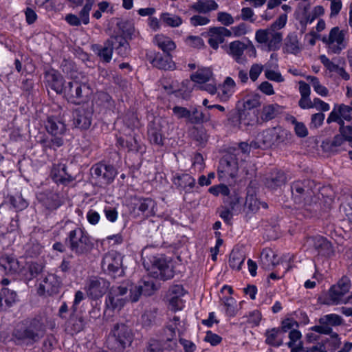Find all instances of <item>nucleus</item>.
Listing matches in <instances>:
<instances>
[{
    "instance_id": "9",
    "label": "nucleus",
    "mask_w": 352,
    "mask_h": 352,
    "mask_svg": "<svg viewBox=\"0 0 352 352\" xmlns=\"http://www.w3.org/2000/svg\"><path fill=\"white\" fill-rule=\"evenodd\" d=\"M321 40L325 44L329 54H340L348 45L345 32L340 30L338 26L331 28L329 35L322 36Z\"/></svg>"
},
{
    "instance_id": "18",
    "label": "nucleus",
    "mask_w": 352,
    "mask_h": 352,
    "mask_svg": "<svg viewBox=\"0 0 352 352\" xmlns=\"http://www.w3.org/2000/svg\"><path fill=\"white\" fill-rule=\"evenodd\" d=\"M167 122L162 118H155L148 126V135L151 143L162 146L164 144L163 129Z\"/></svg>"
},
{
    "instance_id": "3",
    "label": "nucleus",
    "mask_w": 352,
    "mask_h": 352,
    "mask_svg": "<svg viewBox=\"0 0 352 352\" xmlns=\"http://www.w3.org/2000/svg\"><path fill=\"white\" fill-rule=\"evenodd\" d=\"M45 129L49 134L52 135L51 138H45L41 140V144L45 150L47 148L56 150L64 144L63 135L65 134L66 127L65 124L58 118L48 117L45 124Z\"/></svg>"
},
{
    "instance_id": "22",
    "label": "nucleus",
    "mask_w": 352,
    "mask_h": 352,
    "mask_svg": "<svg viewBox=\"0 0 352 352\" xmlns=\"http://www.w3.org/2000/svg\"><path fill=\"white\" fill-rule=\"evenodd\" d=\"M61 283L55 274L47 275L40 283L38 293L40 295L52 296L59 292Z\"/></svg>"
},
{
    "instance_id": "50",
    "label": "nucleus",
    "mask_w": 352,
    "mask_h": 352,
    "mask_svg": "<svg viewBox=\"0 0 352 352\" xmlns=\"http://www.w3.org/2000/svg\"><path fill=\"white\" fill-rule=\"evenodd\" d=\"M241 196L235 189L230 190L228 195L223 197V203L228 205V208H231L232 210L239 212L240 208Z\"/></svg>"
},
{
    "instance_id": "40",
    "label": "nucleus",
    "mask_w": 352,
    "mask_h": 352,
    "mask_svg": "<svg viewBox=\"0 0 352 352\" xmlns=\"http://www.w3.org/2000/svg\"><path fill=\"white\" fill-rule=\"evenodd\" d=\"M20 270L18 261L10 256H2L0 258V270L7 274L18 273Z\"/></svg>"
},
{
    "instance_id": "62",
    "label": "nucleus",
    "mask_w": 352,
    "mask_h": 352,
    "mask_svg": "<svg viewBox=\"0 0 352 352\" xmlns=\"http://www.w3.org/2000/svg\"><path fill=\"white\" fill-rule=\"evenodd\" d=\"M222 301L226 307V314L231 317L234 316L236 314V300L232 297H223Z\"/></svg>"
},
{
    "instance_id": "61",
    "label": "nucleus",
    "mask_w": 352,
    "mask_h": 352,
    "mask_svg": "<svg viewBox=\"0 0 352 352\" xmlns=\"http://www.w3.org/2000/svg\"><path fill=\"white\" fill-rule=\"evenodd\" d=\"M332 111H336L338 116L345 120L350 121L352 119V107L344 104H336Z\"/></svg>"
},
{
    "instance_id": "16",
    "label": "nucleus",
    "mask_w": 352,
    "mask_h": 352,
    "mask_svg": "<svg viewBox=\"0 0 352 352\" xmlns=\"http://www.w3.org/2000/svg\"><path fill=\"white\" fill-rule=\"evenodd\" d=\"M91 176L98 182L109 184L111 183L117 175L116 168L112 165L98 163L91 168Z\"/></svg>"
},
{
    "instance_id": "30",
    "label": "nucleus",
    "mask_w": 352,
    "mask_h": 352,
    "mask_svg": "<svg viewBox=\"0 0 352 352\" xmlns=\"http://www.w3.org/2000/svg\"><path fill=\"white\" fill-rule=\"evenodd\" d=\"M150 62L160 69L173 70L175 67L170 54L154 53L153 56L150 57Z\"/></svg>"
},
{
    "instance_id": "14",
    "label": "nucleus",
    "mask_w": 352,
    "mask_h": 352,
    "mask_svg": "<svg viewBox=\"0 0 352 352\" xmlns=\"http://www.w3.org/2000/svg\"><path fill=\"white\" fill-rule=\"evenodd\" d=\"M351 280L346 276H343L336 285H333L329 290V298L333 304L347 303L349 302L345 295L349 292Z\"/></svg>"
},
{
    "instance_id": "25",
    "label": "nucleus",
    "mask_w": 352,
    "mask_h": 352,
    "mask_svg": "<svg viewBox=\"0 0 352 352\" xmlns=\"http://www.w3.org/2000/svg\"><path fill=\"white\" fill-rule=\"evenodd\" d=\"M307 243L309 246L313 248L318 254L329 256L333 253L331 243L322 236L309 237Z\"/></svg>"
},
{
    "instance_id": "59",
    "label": "nucleus",
    "mask_w": 352,
    "mask_h": 352,
    "mask_svg": "<svg viewBox=\"0 0 352 352\" xmlns=\"http://www.w3.org/2000/svg\"><path fill=\"white\" fill-rule=\"evenodd\" d=\"M260 208V201L253 195H249L246 197L244 210L247 213H255Z\"/></svg>"
},
{
    "instance_id": "47",
    "label": "nucleus",
    "mask_w": 352,
    "mask_h": 352,
    "mask_svg": "<svg viewBox=\"0 0 352 352\" xmlns=\"http://www.w3.org/2000/svg\"><path fill=\"white\" fill-rule=\"evenodd\" d=\"M117 144L129 151L138 152L140 150V144L135 135L127 136L126 139L120 137L118 138Z\"/></svg>"
},
{
    "instance_id": "29",
    "label": "nucleus",
    "mask_w": 352,
    "mask_h": 352,
    "mask_svg": "<svg viewBox=\"0 0 352 352\" xmlns=\"http://www.w3.org/2000/svg\"><path fill=\"white\" fill-rule=\"evenodd\" d=\"M208 44L214 50H217L219 45L224 42L225 37L232 36L231 30L224 27H212L209 30Z\"/></svg>"
},
{
    "instance_id": "5",
    "label": "nucleus",
    "mask_w": 352,
    "mask_h": 352,
    "mask_svg": "<svg viewBox=\"0 0 352 352\" xmlns=\"http://www.w3.org/2000/svg\"><path fill=\"white\" fill-rule=\"evenodd\" d=\"M225 50L237 64L243 65L248 63L247 53L254 57L256 55V48L250 41L248 43L239 40L232 41L226 47Z\"/></svg>"
},
{
    "instance_id": "39",
    "label": "nucleus",
    "mask_w": 352,
    "mask_h": 352,
    "mask_svg": "<svg viewBox=\"0 0 352 352\" xmlns=\"http://www.w3.org/2000/svg\"><path fill=\"white\" fill-rule=\"evenodd\" d=\"M283 50L295 55L301 52L302 47L296 32H290L287 34L284 41Z\"/></svg>"
},
{
    "instance_id": "37",
    "label": "nucleus",
    "mask_w": 352,
    "mask_h": 352,
    "mask_svg": "<svg viewBox=\"0 0 352 352\" xmlns=\"http://www.w3.org/2000/svg\"><path fill=\"white\" fill-rule=\"evenodd\" d=\"M17 300V294L8 287L0 290V311H6L12 307Z\"/></svg>"
},
{
    "instance_id": "56",
    "label": "nucleus",
    "mask_w": 352,
    "mask_h": 352,
    "mask_svg": "<svg viewBox=\"0 0 352 352\" xmlns=\"http://www.w3.org/2000/svg\"><path fill=\"white\" fill-rule=\"evenodd\" d=\"M154 201L150 198L140 199L135 204V208L142 214L149 215L153 212Z\"/></svg>"
},
{
    "instance_id": "44",
    "label": "nucleus",
    "mask_w": 352,
    "mask_h": 352,
    "mask_svg": "<svg viewBox=\"0 0 352 352\" xmlns=\"http://www.w3.org/2000/svg\"><path fill=\"white\" fill-rule=\"evenodd\" d=\"M111 40L115 42L113 49L120 56H126L130 50L129 43L127 40L120 35L111 36Z\"/></svg>"
},
{
    "instance_id": "41",
    "label": "nucleus",
    "mask_w": 352,
    "mask_h": 352,
    "mask_svg": "<svg viewBox=\"0 0 352 352\" xmlns=\"http://www.w3.org/2000/svg\"><path fill=\"white\" fill-rule=\"evenodd\" d=\"M153 42L164 52V54H170V52L174 50L176 47L175 42L169 37L163 34L156 35L154 38Z\"/></svg>"
},
{
    "instance_id": "15",
    "label": "nucleus",
    "mask_w": 352,
    "mask_h": 352,
    "mask_svg": "<svg viewBox=\"0 0 352 352\" xmlns=\"http://www.w3.org/2000/svg\"><path fill=\"white\" fill-rule=\"evenodd\" d=\"M94 109L88 104L76 109L73 112V124L80 129H87L91 124Z\"/></svg>"
},
{
    "instance_id": "27",
    "label": "nucleus",
    "mask_w": 352,
    "mask_h": 352,
    "mask_svg": "<svg viewBox=\"0 0 352 352\" xmlns=\"http://www.w3.org/2000/svg\"><path fill=\"white\" fill-rule=\"evenodd\" d=\"M282 111V107L277 104H270L264 105L262 108L260 117H256L254 120H248V125H252L254 123L261 124L264 122H268L274 119Z\"/></svg>"
},
{
    "instance_id": "63",
    "label": "nucleus",
    "mask_w": 352,
    "mask_h": 352,
    "mask_svg": "<svg viewBox=\"0 0 352 352\" xmlns=\"http://www.w3.org/2000/svg\"><path fill=\"white\" fill-rule=\"evenodd\" d=\"M11 205L17 210H22L27 208L28 203L21 195L11 196L9 199Z\"/></svg>"
},
{
    "instance_id": "45",
    "label": "nucleus",
    "mask_w": 352,
    "mask_h": 352,
    "mask_svg": "<svg viewBox=\"0 0 352 352\" xmlns=\"http://www.w3.org/2000/svg\"><path fill=\"white\" fill-rule=\"evenodd\" d=\"M282 334L283 330H280L278 328L267 330L265 332V342L272 346H280L283 342Z\"/></svg>"
},
{
    "instance_id": "48",
    "label": "nucleus",
    "mask_w": 352,
    "mask_h": 352,
    "mask_svg": "<svg viewBox=\"0 0 352 352\" xmlns=\"http://www.w3.org/2000/svg\"><path fill=\"white\" fill-rule=\"evenodd\" d=\"M261 262L262 267L266 270H271L277 263L276 255L269 248L263 249L261 254Z\"/></svg>"
},
{
    "instance_id": "34",
    "label": "nucleus",
    "mask_w": 352,
    "mask_h": 352,
    "mask_svg": "<svg viewBox=\"0 0 352 352\" xmlns=\"http://www.w3.org/2000/svg\"><path fill=\"white\" fill-rule=\"evenodd\" d=\"M17 300V294L8 287L0 290V311H6L12 307Z\"/></svg>"
},
{
    "instance_id": "6",
    "label": "nucleus",
    "mask_w": 352,
    "mask_h": 352,
    "mask_svg": "<svg viewBox=\"0 0 352 352\" xmlns=\"http://www.w3.org/2000/svg\"><path fill=\"white\" fill-rule=\"evenodd\" d=\"M133 339L131 329L123 323L116 324L109 336V343L112 344L111 349L123 351L130 346Z\"/></svg>"
},
{
    "instance_id": "10",
    "label": "nucleus",
    "mask_w": 352,
    "mask_h": 352,
    "mask_svg": "<svg viewBox=\"0 0 352 352\" xmlns=\"http://www.w3.org/2000/svg\"><path fill=\"white\" fill-rule=\"evenodd\" d=\"M316 186L314 181L310 179L298 180L291 185L292 197L296 204H309L314 194Z\"/></svg>"
},
{
    "instance_id": "57",
    "label": "nucleus",
    "mask_w": 352,
    "mask_h": 352,
    "mask_svg": "<svg viewBox=\"0 0 352 352\" xmlns=\"http://www.w3.org/2000/svg\"><path fill=\"white\" fill-rule=\"evenodd\" d=\"M43 205L49 210H55L61 206V201L58 194L49 192L43 199Z\"/></svg>"
},
{
    "instance_id": "32",
    "label": "nucleus",
    "mask_w": 352,
    "mask_h": 352,
    "mask_svg": "<svg viewBox=\"0 0 352 352\" xmlns=\"http://www.w3.org/2000/svg\"><path fill=\"white\" fill-rule=\"evenodd\" d=\"M287 181V177L284 172L279 170L272 171L265 181V185L267 188L276 190L283 186Z\"/></svg>"
},
{
    "instance_id": "64",
    "label": "nucleus",
    "mask_w": 352,
    "mask_h": 352,
    "mask_svg": "<svg viewBox=\"0 0 352 352\" xmlns=\"http://www.w3.org/2000/svg\"><path fill=\"white\" fill-rule=\"evenodd\" d=\"M120 30L126 40H131L136 36V32L134 26L130 23H124L120 26Z\"/></svg>"
},
{
    "instance_id": "52",
    "label": "nucleus",
    "mask_w": 352,
    "mask_h": 352,
    "mask_svg": "<svg viewBox=\"0 0 352 352\" xmlns=\"http://www.w3.org/2000/svg\"><path fill=\"white\" fill-rule=\"evenodd\" d=\"M212 77V72L210 68L199 69L196 72L191 74L190 79L197 83L202 84L209 81Z\"/></svg>"
},
{
    "instance_id": "38",
    "label": "nucleus",
    "mask_w": 352,
    "mask_h": 352,
    "mask_svg": "<svg viewBox=\"0 0 352 352\" xmlns=\"http://www.w3.org/2000/svg\"><path fill=\"white\" fill-rule=\"evenodd\" d=\"M319 59L329 72L336 73L344 80L350 79V75L345 69L334 63L326 55H320Z\"/></svg>"
},
{
    "instance_id": "31",
    "label": "nucleus",
    "mask_w": 352,
    "mask_h": 352,
    "mask_svg": "<svg viewBox=\"0 0 352 352\" xmlns=\"http://www.w3.org/2000/svg\"><path fill=\"white\" fill-rule=\"evenodd\" d=\"M251 120L248 119L245 110H241L239 107L236 109L230 111L227 115V119L223 122V124L227 127H236L239 126L241 122H245L248 124V121Z\"/></svg>"
},
{
    "instance_id": "1",
    "label": "nucleus",
    "mask_w": 352,
    "mask_h": 352,
    "mask_svg": "<svg viewBox=\"0 0 352 352\" xmlns=\"http://www.w3.org/2000/svg\"><path fill=\"white\" fill-rule=\"evenodd\" d=\"M46 327L41 318H34L28 324L17 326L12 331V340L16 345L30 346L45 335Z\"/></svg>"
},
{
    "instance_id": "28",
    "label": "nucleus",
    "mask_w": 352,
    "mask_h": 352,
    "mask_svg": "<svg viewBox=\"0 0 352 352\" xmlns=\"http://www.w3.org/2000/svg\"><path fill=\"white\" fill-rule=\"evenodd\" d=\"M176 346V341L170 338L166 340L151 339L143 352H164V350H174Z\"/></svg>"
},
{
    "instance_id": "2",
    "label": "nucleus",
    "mask_w": 352,
    "mask_h": 352,
    "mask_svg": "<svg viewBox=\"0 0 352 352\" xmlns=\"http://www.w3.org/2000/svg\"><path fill=\"white\" fill-rule=\"evenodd\" d=\"M66 243L69 250L77 256L88 254L94 246L92 238L81 228H76L69 232Z\"/></svg>"
},
{
    "instance_id": "21",
    "label": "nucleus",
    "mask_w": 352,
    "mask_h": 352,
    "mask_svg": "<svg viewBox=\"0 0 352 352\" xmlns=\"http://www.w3.org/2000/svg\"><path fill=\"white\" fill-rule=\"evenodd\" d=\"M45 84L57 94H62L65 89V79L57 70L50 69L44 73Z\"/></svg>"
},
{
    "instance_id": "49",
    "label": "nucleus",
    "mask_w": 352,
    "mask_h": 352,
    "mask_svg": "<svg viewBox=\"0 0 352 352\" xmlns=\"http://www.w3.org/2000/svg\"><path fill=\"white\" fill-rule=\"evenodd\" d=\"M289 342L287 343L288 346L291 349L292 352H304L302 344L300 340L301 333L296 329H292L289 333Z\"/></svg>"
},
{
    "instance_id": "51",
    "label": "nucleus",
    "mask_w": 352,
    "mask_h": 352,
    "mask_svg": "<svg viewBox=\"0 0 352 352\" xmlns=\"http://www.w3.org/2000/svg\"><path fill=\"white\" fill-rule=\"evenodd\" d=\"M260 96L258 94L247 96L243 100L241 110H245L246 116L250 114L249 111L261 105Z\"/></svg>"
},
{
    "instance_id": "53",
    "label": "nucleus",
    "mask_w": 352,
    "mask_h": 352,
    "mask_svg": "<svg viewBox=\"0 0 352 352\" xmlns=\"http://www.w3.org/2000/svg\"><path fill=\"white\" fill-rule=\"evenodd\" d=\"M345 140L344 137L340 134L336 135L332 140H326L322 142V147L324 150L329 152L336 151L338 147L340 146Z\"/></svg>"
},
{
    "instance_id": "24",
    "label": "nucleus",
    "mask_w": 352,
    "mask_h": 352,
    "mask_svg": "<svg viewBox=\"0 0 352 352\" xmlns=\"http://www.w3.org/2000/svg\"><path fill=\"white\" fill-rule=\"evenodd\" d=\"M50 177L57 184L68 185L72 182L75 177L67 170V166L64 164H53Z\"/></svg>"
},
{
    "instance_id": "60",
    "label": "nucleus",
    "mask_w": 352,
    "mask_h": 352,
    "mask_svg": "<svg viewBox=\"0 0 352 352\" xmlns=\"http://www.w3.org/2000/svg\"><path fill=\"white\" fill-rule=\"evenodd\" d=\"M329 338L323 340L322 342L327 346V350L331 351V352H335L338 349L341 344L338 333H333L329 334Z\"/></svg>"
},
{
    "instance_id": "42",
    "label": "nucleus",
    "mask_w": 352,
    "mask_h": 352,
    "mask_svg": "<svg viewBox=\"0 0 352 352\" xmlns=\"http://www.w3.org/2000/svg\"><path fill=\"white\" fill-rule=\"evenodd\" d=\"M218 4L214 0H197L191 5L190 8L199 13L206 14L210 11L218 9Z\"/></svg>"
},
{
    "instance_id": "12",
    "label": "nucleus",
    "mask_w": 352,
    "mask_h": 352,
    "mask_svg": "<svg viewBox=\"0 0 352 352\" xmlns=\"http://www.w3.org/2000/svg\"><path fill=\"white\" fill-rule=\"evenodd\" d=\"M292 135L281 127L268 129L258 135V140L262 141L264 147L278 145L287 141Z\"/></svg>"
},
{
    "instance_id": "33",
    "label": "nucleus",
    "mask_w": 352,
    "mask_h": 352,
    "mask_svg": "<svg viewBox=\"0 0 352 352\" xmlns=\"http://www.w3.org/2000/svg\"><path fill=\"white\" fill-rule=\"evenodd\" d=\"M190 123L193 124L208 123L209 126H210L212 129H215L217 126L219 125L217 121L212 120L211 114L208 110L199 111L197 109H195L192 111Z\"/></svg>"
},
{
    "instance_id": "58",
    "label": "nucleus",
    "mask_w": 352,
    "mask_h": 352,
    "mask_svg": "<svg viewBox=\"0 0 352 352\" xmlns=\"http://www.w3.org/2000/svg\"><path fill=\"white\" fill-rule=\"evenodd\" d=\"M306 79L310 82L314 91L322 97L327 96L329 94V90L327 87L322 85L320 82L319 79L314 76H307Z\"/></svg>"
},
{
    "instance_id": "26",
    "label": "nucleus",
    "mask_w": 352,
    "mask_h": 352,
    "mask_svg": "<svg viewBox=\"0 0 352 352\" xmlns=\"http://www.w3.org/2000/svg\"><path fill=\"white\" fill-rule=\"evenodd\" d=\"M172 182L178 190L185 193L192 192L196 184L195 179L187 173H176Z\"/></svg>"
},
{
    "instance_id": "11",
    "label": "nucleus",
    "mask_w": 352,
    "mask_h": 352,
    "mask_svg": "<svg viewBox=\"0 0 352 352\" xmlns=\"http://www.w3.org/2000/svg\"><path fill=\"white\" fill-rule=\"evenodd\" d=\"M255 40L258 43L265 45L267 51H276L280 47L283 34L271 28L259 29L255 32Z\"/></svg>"
},
{
    "instance_id": "8",
    "label": "nucleus",
    "mask_w": 352,
    "mask_h": 352,
    "mask_svg": "<svg viewBox=\"0 0 352 352\" xmlns=\"http://www.w3.org/2000/svg\"><path fill=\"white\" fill-rule=\"evenodd\" d=\"M130 285L131 282L127 280L122 283L120 285L113 286L106 299L107 307L112 310L121 309L126 301L130 300L129 295H126L128 292H130Z\"/></svg>"
},
{
    "instance_id": "55",
    "label": "nucleus",
    "mask_w": 352,
    "mask_h": 352,
    "mask_svg": "<svg viewBox=\"0 0 352 352\" xmlns=\"http://www.w3.org/2000/svg\"><path fill=\"white\" fill-rule=\"evenodd\" d=\"M245 261L244 255L239 251H232L229 258V265L233 269L239 271Z\"/></svg>"
},
{
    "instance_id": "46",
    "label": "nucleus",
    "mask_w": 352,
    "mask_h": 352,
    "mask_svg": "<svg viewBox=\"0 0 352 352\" xmlns=\"http://www.w3.org/2000/svg\"><path fill=\"white\" fill-rule=\"evenodd\" d=\"M114 44L115 42L110 38L104 43L102 46L98 47L97 54L103 62L109 63L111 61Z\"/></svg>"
},
{
    "instance_id": "23",
    "label": "nucleus",
    "mask_w": 352,
    "mask_h": 352,
    "mask_svg": "<svg viewBox=\"0 0 352 352\" xmlns=\"http://www.w3.org/2000/svg\"><path fill=\"white\" fill-rule=\"evenodd\" d=\"M94 0H86V3L79 12V16L68 14L65 16V21L72 26H79L81 23L87 25L89 23V12L92 9Z\"/></svg>"
},
{
    "instance_id": "13",
    "label": "nucleus",
    "mask_w": 352,
    "mask_h": 352,
    "mask_svg": "<svg viewBox=\"0 0 352 352\" xmlns=\"http://www.w3.org/2000/svg\"><path fill=\"white\" fill-rule=\"evenodd\" d=\"M102 270L111 276H122L124 273L122 269V256L116 251H110L106 253L102 260Z\"/></svg>"
},
{
    "instance_id": "43",
    "label": "nucleus",
    "mask_w": 352,
    "mask_h": 352,
    "mask_svg": "<svg viewBox=\"0 0 352 352\" xmlns=\"http://www.w3.org/2000/svg\"><path fill=\"white\" fill-rule=\"evenodd\" d=\"M236 83L231 77H226L222 86L221 92L218 94V96L221 102H226L229 100L234 91Z\"/></svg>"
},
{
    "instance_id": "19",
    "label": "nucleus",
    "mask_w": 352,
    "mask_h": 352,
    "mask_svg": "<svg viewBox=\"0 0 352 352\" xmlns=\"http://www.w3.org/2000/svg\"><path fill=\"white\" fill-rule=\"evenodd\" d=\"M157 289L153 280H144L139 283L138 285L131 283L129 299L131 302H135L139 300L142 294L149 296Z\"/></svg>"
},
{
    "instance_id": "7",
    "label": "nucleus",
    "mask_w": 352,
    "mask_h": 352,
    "mask_svg": "<svg viewBox=\"0 0 352 352\" xmlns=\"http://www.w3.org/2000/svg\"><path fill=\"white\" fill-rule=\"evenodd\" d=\"M63 94L69 102L80 104L88 98L91 90L87 84L73 80L65 85Z\"/></svg>"
},
{
    "instance_id": "20",
    "label": "nucleus",
    "mask_w": 352,
    "mask_h": 352,
    "mask_svg": "<svg viewBox=\"0 0 352 352\" xmlns=\"http://www.w3.org/2000/svg\"><path fill=\"white\" fill-rule=\"evenodd\" d=\"M319 323V325L311 327V330L319 333L330 334L332 333V327L340 325L342 319L339 315L331 314L321 317Z\"/></svg>"
},
{
    "instance_id": "54",
    "label": "nucleus",
    "mask_w": 352,
    "mask_h": 352,
    "mask_svg": "<svg viewBox=\"0 0 352 352\" xmlns=\"http://www.w3.org/2000/svg\"><path fill=\"white\" fill-rule=\"evenodd\" d=\"M160 20L165 25L171 28H177L183 23L182 19L180 16L169 12L162 13Z\"/></svg>"
},
{
    "instance_id": "4",
    "label": "nucleus",
    "mask_w": 352,
    "mask_h": 352,
    "mask_svg": "<svg viewBox=\"0 0 352 352\" xmlns=\"http://www.w3.org/2000/svg\"><path fill=\"white\" fill-rule=\"evenodd\" d=\"M143 265L148 274L154 278L166 280L174 276L173 267L163 255L153 256L148 261H144Z\"/></svg>"
},
{
    "instance_id": "17",
    "label": "nucleus",
    "mask_w": 352,
    "mask_h": 352,
    "mask_svg": "<svg viewBox=\"0 0 352 352\" xmlns=\"http://www.w3.org/2000/svg\"><path fill=\"white\" fill-rule=\"evenodd\" d=\"M109 282L102 278H90L85 287L87 296L93 299L102 297L109 287Z\"/></svg>"
},
{
    "instance_id": "36",
    "label": "nucleus",
    "mask_w": 352,
    "mask_h": 352,
    "mask_svg": "<svg viewBox=\"0 0 352 352\" xmlns=\"http://www.w3.org/2000/svg\"><path fill=\"white\" fill-rule=\"evenodd\" d=\"M17 300V294L8 287L0 290V311H6L12 307Z\"/></svg>"
},
{
    "instance_id": "35",
    "label": "nucleus",
    "mask_w": 352,
    "mask_h": 352,
    "mask_svg": "<svg viewBox=\"0 0 352 352\" xmlns=\"http://www.w3.org/2000/svg\"><path fill=\"white\" fill-rule=\"evenodd\" d=\"M17 300V294L8 287L0 290V311H6L12 307Z\"/></svg>"
}]
</instances>
